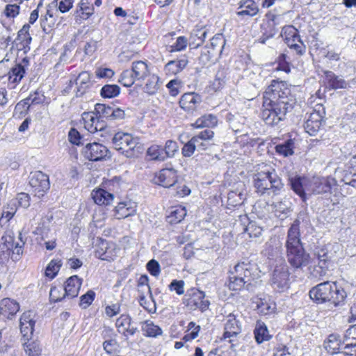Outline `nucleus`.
Returning <instances> with one entry per match:
<instances>
[{
	"label": "nucleus",
	"mask_w": 356,
	"mask_h": 356,
	"mask_svg": "<svg viewBox=\"0 0 356 356\" xmlns=\"http://www.w3.org/2000/svg\"><path fill=\"white\" fill-rule=\"evenodd\" d=\"M262 104L261 118L268 125L275 126L285 119L291 111L296 99L291 90L283 81L273 80L266 89Z\"/></svg>",
	"instance_id": "obj_1"
},
{
	"label": "nucleus",
	"mask_w": 356,
	"mask_h": 356,
	"mask_svg": "<svg viewBox=\"0 0 356 356\" xmlns=\"http://www.w3.org/2000/svg\"><path fill=\"white\" fill-rule=\"evenodd\" d=\"M259 277V272L256 264L250 262H241L236 264L234 270L230 271L228 286L232 291H239L245 287L252 290L254 282Z\"/></svg>",
	"instance_id": "obj_2"
},
{
	"label": "nucleus",
	"mask_w": 356,
	"mask_h": 356,
	"mask_svg": "<svg viewBox=\"0 0 356 356\" xmlns=\"http://www.w3.org/2000/svg\"><path fill=\"white\" fill-rule=\"evenodd\" d=\"M309 296L317 304L329 302L337 307L344 302L346 292L336 282L327 281L313 287L309 291Z\"/></svg>",
	"instance_id": "obj_3"
},
{
	"label": "nucleus",
	"mask_w": 356,
	"mask_h": 356,
	"mask_svg": "<svg viewBox=\"0 0 356 356\" xmlns=\"http://www.w3.org/2000/svg\"><path fill=\"white\" fill-rule=\"evenodd\" d=\"M254 186L261 195H277L284 188V184L275 170L270 166H265L253 177Z\"/></svg>",
	"instance_id": "obj_4"
},
{
	"label": "nucleus",
	"mask_w": 356,
	"mask_h": 356,
	"mask_svg": "<svg viewBox=\"0 0 356 356\" xmlns=\"http://www.w3.org/2000/svg\"><path fill=\"white\" fill-rule=\"evenodd\" d=\"M112 143L120 154L129 159L138 157L144 150L140 138L128 133H116L112 138Z\"/></svg>",
	"instance_id": "obj_5"
},
{
	"label": "nucleus",
	"mask_w": 356,
	"mask_h": 356,
	"mask_svg": "<svg viewBox=\"0 0 356 356\" xmlns=\"http://www.w3.org/2000/svg\"><path fill=\"white\" fill-rule=\"evenodd\" d=\"M2 243L0 244V260L2 263L8 261L11 257L12 260L17 261L23 253V247L25 241L23 239L22 234L17 232V237L12 230H7L1 238Z\"/></svg>",
	"instance_id": "obj_6"
},
{
	"label": "nucleus",
	"mask_w": 356,
	"mask_h": 356,
	"mask_svg": "<svg viewBox=\"0 0 356 356\" xmlns=\"http://www.w3.org/2000/svg\"><path fill=\"white\" fill-rule=\"evenodd\" d=\"M280 35L287 46L298 55L302 56L306 51V46L300 39L298 29L292 25L284 26Z\"/></svg>",
	"instance_id": "obj_7"
},
{
	"label": "nucleus",
	"mask_w": 356,
	"mask_h": 356,
	"mask_svg": "<svg viewBox=\"0 0 356 356\" xmlns=\"http://www.w3.org/2000/svg\"><path fill=\"white\" fill-rule=\"evenodd\" d=\"M286 258L291 266L296 270H302L311 262L310 255L302 245L287 248Z\"/></svg>",
	"instance_id": "obj_8"
},
{
	"label": "nucleus",
	"mask_w": 356,
	"mask_h": 356,
	"mask_svg": "<svg viewBox=\"0 0 356 356\" xmlns=\"http://www.w3.org/2000/svg\"><path fill=\"white\" fill-rule=\"evenodd\" d=\"M273 289L279 293H282L289 288L290 272L286 264L276 266L270 280Z\"/></svg>",
	"instance_id": "obj_9"
},
{
	"label": "nucleus",
	"mask_w": 356,
	"mask_h": 356,
	"mask_svg": "<svg viewBox=\"0 0 356 356\" xmlns=\"http://www.w3.org/2000/svg\"><path fill=\"white\" fill-rule=\"evenodd\" d=\"M29 184L35 196L42 197L50 188L49 177L41 171L31 172Z\"/></svg>",
	"instance_id": "obj_10"
},
{
	"label": "nucleus",
	"mask_w": 356,
	"mask_h": 356,
	"mask_svg": "<svg viewBox=\"0 0 356 356\" xmlns=\"http://www.w3.org/2000/svg\"><path fill=\"white\" fill-rule=\"evenodd\" d=\"M108 153L107 147L99 143H88L83 149V156L88 160L97 161L106 157Z\"/></svg>",
	"instance_id": "obj_11"
},
{
	"label": "nucleus",
	"mask_w": 356,
	"mask_h": 356,
	"mask_svg": "<svg viewBox=\"0 0 356 356\" xmlns=\"http://www.w3.org/2000/svg\"><path fill=\"white\" fill-rule=\"evenodd\" d=\"M156 182L159 185L170 188L177 181V172L172 167L161 170L155 177Z\"/></svg>",
	"instance_id": "obj_12"
},
{
	"label": "nucleus",
	"mask_w": 356,
	"mask_h": 356,
	"mask_svg": "<svg viewBox=\"0 0 356 356\" xmlns=\"http://www.w3.org/2000/svg\"><path fill=\"white\" fill-rule=\"evenodd\" d=\"M116 327L119 333L122 334L126 339L129 336L134 335L138 330L132 325V320L129 315L122 314L116 321Z\"/></svg>",
	"instance_id": "obj_13"
},
{
	"label": "nucleus",
	"mask_w": 356,
	"mask_h": 356,
	"mask_svg": "<svg viewBox=\"0 0 356 356\" xmlns=\"http://www.w3.org/2000/svg\"><path fill=\"white\" fill-rule=\"evenodd\" d=\"M202 101V97L199 94L187 92L181 96L179 100V105L184 111L192 113L196 110Z\"/></svg>",
	"instance_id": "obj_14"
},
{
	"label": "nucleus",
	"mask_w": 356,
	"mask_h": 356,
	"mask_svg": "<svg viewBox=\"0 0 356 356\" xmlns=\"http://www.w3.org/2000/svg\"><path fill=\"white\" fill-rule=\"evenodd\" d=\"M324 113L323 112V114H321L319 111H316V110H315L311 113L309 119L305 123V129L310 136H315L320 130L322 121L324 118Z\"/></svg>",
	"instance_id": "obj_15"
},
{
	"label": "nucleus",
	"mask_w": 356,
	"mask_h": 356,
	"mask_svg": "<svg viewBox=\"0 0 356 356\" xmlns=\"http://www.w3.org/2000/svg\"><path fill=\"white\" fill-rule=\"evenodd\" d=\"M241 331V325L236 319V315L229 314L225 320L224 337L229 338L236 336Z\"/></svg>",
	"instance_id": "obj_16"
},
{
	"label": "nucleus",
	"mask_w": 356,
	"mask_h": 356,
	"mask_svg": "<svg viewBox=\"0 0 356 356\" xmlns=\"http://www.w3.org/2000/svg\"><path fill=\"white\" fill-rule=\"evenodd\" d=\"M82 280L77 275L70 277L66 282L64 288V296H67V298L72 299L76 297L81 288Z\"/></svg>",
	"instance_id": "obj_17"
},
{
	"label": "nucleus",
	"mask_w": 356,
	"mask_h": 356,
	"mask_svg": "<svg viewBox=\"0 0 356 356\" xmlns=\"http://www.w3.org/2000/svg\"><path fill=\"white\" fill-rule=\"evenodd\" d=\"M300 236V220L296 219L288 230L286 248L302 245Z\"/></svg>",
	"instance_id": "obj_18"
},
{
	"label": "nucleus",
	"mask_w": 356,
	"mask_h": 356,
	"mask_svg": "<svg viewBox=\"0 0 356 356\" xmlns=\"http://www.w3.org/2000/svg\"><path fill=\"white\" fill-rule=\"evenodd\" d=\"M26 73V69L22 63L16 64L7 72L8 86L15 88Z\"/></svg>",
	"instance_id": "obj_19"
},
{
	"label": "nucleus",
	"mask_w": 356,
	"mask_h": 356,
	"mask_svg": "<svg viewBox=\"0 0 356 356\" xmlns=\"http://www.w3.org/2000/svg\"><path fill=\"white\" fill-rule=\"evenodd\" d=\"M136 212V204L131 200L118 203L115 207V216L118 219L126 218Z\"/></svg>",
	"instance_id": "obj_20"
},
{
	"label": "nucleus",
	"mask_w": 356,
	"mask_h": 356,
	"mask_svg": "<svg viewBox=\"0 0 356 356\" xmlns=\"http://www.w3.org/2000/svg\"><path fill=\"white\" fill-rule=\"evenodd\" d=\"M325 82L330 89L337 90L346 88L348 83L341 76L336 75L332 71H325Z\"/></svg>",
	"instance_id": "obj_21"
},
{
	"label": "nucleus",
	"mask_w": 356,
	"mask_h": 356,
	"mask_svg": "<svg viewBox=\"0 0 356 356\" xmlns=\"http://www.w3.org/2000/svg\"><path fill=\"white\" fill-rule=\"evenodd\" d=\"M291 205V203L289 198L284 197L280 200L273 202L271 207L275 215L281 219H284L290 212Z\"/></svg>",
	"instance_id": "obj_22"
},
{
	"label": "nucleus",
	"mask_w": 356,
	"mask_h": 356,
	"mask_svg": "<svg viewBox=\"0 0 356 356\" xmlns=\"http://www.w3.org/2000/svg\"><path fill=\"white\" fill-rule=\"evenodd\" d=\"M254 336L258 344L268 341L272 338L266 325L261 321H257L256 322L254 329Z\"/></svg>",
	"instance_id": "obj_23"
},
{
	"label": "nucleus",
	"mask_w": 356,
	"mask_h": 356,
	"mask_svg": "<svg viewBox=\"0 0 356 356\" xmlns=\"http://www.w3.org/2000/svg\"><path fill=\"white\" fill-rule=\"evenodd\" d=\"M1 313L4 317L10 318L15 315L19 309V305L15 300L4 298L0 304Z\"/></svg>",
	"instance_id": "obj_24"
},
{
	"label": "nucleus",
	"mask_w": 356,
	"mask_h": 356,
	"mask_svg": "<svg viewBox=\"0 0 356 356\" xmlns=\"http://www.w3.org/2000/svg\"><path fill=\"white\" fill-rule=\"evenodd\" d=\"M92 197L94 202L99 205H109L114 199L112 193L102 189L98 188L92 192Z\"/></svg>",
	"instance_id": "obj_25"
},
{
	"label": "nucleus",
	"mask_w": 356,
	"mask_h": 356,
	"mask_svg": "<svg viewBox=\"0 0 356 356\" xmlns=\"http://www.w3.org/2000/svg\"><path fill=\"white\" fill-rule=\"evenodd\" d=\"M188 63V59L186 57L176 60H170L165 65L164 70L167 74L175 75L182 71Z\"/></svg>",
	"instance_id": "obj_26"
},
{
	"label": "nucleus",
	"mask_w": 356,
	"mask_h": 356,
	"mask_svg": "<svg viewBox=\"0 0 356 356\" xmlns=\"http://www.w3.org/2000/svg\"><path fill=\"white\" fill-rule=\"evenodd\" d=\"M76 85L77 86L76 95L81 96L91 85L90 74L88 72H81L76 79Z\"/></svg>",
	"instance_id": "obj_27"
},
{
	"label": "nucleus",
	"mask_w": 356,
	"mask_h": 356,
	"mask_svg": "<svg viewBox=\"0 0 356 356\" xmlns=\"http://www.w3.org/2000/svg\"><path fill=\"white\" fill-rule=\"evenodd\" d=\"M342 342L339 335L331 334L324 342L325 348L330 354H336L341 349Z\"/></svg>",
	"instance_id": "obj_28"
},
{
	"label": "nucleus",
	"mask_w": 356,
	"mask_h": 356,
	"mask_svg": "<svg viewBox=\"0 0 356 356\" xmlns=\"http://www.w3.org/2000/svg\"><path fill=\"white\" fill-rule=\"evenodd\" d=\"M239 11L237 12L238 15H249L254 16L259 12V8L256 3L252 0H245L241 1L238 7Z\"/></svg>",
	"instance_id": "obj_29"
},
{
	"label": "nucleus",
	"mask_w": 356,
	"mask_h": 356,
	"mask_svg": "<svg viewBox=\"0 0 356 356\" xmlns=\"http://www.w3.org/2000/svg\"><path fill=\"white\" fill-rule=\"evenodd\" d=\"M131 71L134 74V78H136L137 80H143L149 74L147 63L142 60L133 62Z\"/></svg>",
	"instance_id": "obj_30"
},
{
	"label": "nucleus",
	"mask_w": 356,
	"mask_h": 356,
	"mask_svg": "<svg viewBox=\"0 0 356 356\" xmlns=\"http://www.w3.org/2000/svg\"><path fill=\"white\" fill-rule=\"evenodd\" d=\"M305 180V177H302L300 176H295L289 178L291 189L303 200H305L306 199L305 193L303 188Z\"/></svg>",
	"instance_id": "obj_31"
},
{
	"label": "nucleus",
	"mask_w": 356,
	"mask_h": 356,
	"mask_svg": "<svg viewBox=\"0 0 356 356\" xmlns=\"http://www.w3.org/2000/svg\"><path fill=\"white\" fill-rule=\"evenodd\" d=\"M207 35V31L204 29L193 30L191 34L189 46L191 48H197L204 41Z\"/></svg>",
	"instance_id": "obj_32"
},
{
	"label": "nucleus",
	"mask_w": 356,
	"mask_h": 356,
	"mask_svg": "<svg viewBox=\"0 0 356 356\" xmlns=\"http://www.w3.org/2000/svg\"><path fill=\"white\" fill-rule=\"evenodd\" d=\"M218 124L217 117L213 114H208L198 118L193 124L195 128L213 127Z\"/></svg>",
	"instance_id": "obj_33"
},
{
	"label": "nucleus",
	"mask_w": 356,
	"mask_h": 356,
	"mask_svg": "<svg viewBox=\"0 0 356 356\" xmlns=\"http://www.w3.org/2000/svg\"><path fill=\"white\" fill-rule=\"evenodd\" d=\"M348 168L349 173L345 175L343 181L346 184L356 188V155L349 161Z\"/></svg>",
	"instance_id": "obj_34"
},
{
	"label": "nucleus",
	"mask_w": 356,
	"mask_h": 356,
	"mask_svg": "<svg viewBox=\"0 0 356 356\" xmlns=\"http://www.w3.org/2000/svg\"><path fill=\"white\" fill-rule=\"evenodd\" d=\"M294 148V141L292 139L286 140L284 143L277 145L275 147L276 153L284 157L293 155Z\"/></svg>",
	"instance_id": "obj_35"
},
{
	"label": "nucleus",
	"mask_w": 356,
	"mask_h": 356,
	"mask_svg": "<svg viewBox=\"0 0 356 356\" xmlns=\"http://www.w3.org/2000/svg\"><path fill=\"white\" fill-rule=\"evenodd\" d=\"M142 330L144 335L148 337H156L163 333L161 328L151 321L143 323Z\"/></svg>",
	"instance_id": "obj_36"
},
{
	"label": "nucleus",
	"mask_w": 356,
	"mask_h": 356,
	"mask_svg": "<svg viewBox=\"0 0 356 356\" xmlns=\"http://www.w3.org/2000/svg\"><path fill=\"white\" fill-rule=\"evenodd\" d=\"M95 257L105 261L112 259V253L109 250L108 243L106 241H102L95 250Z\"/></svg>",
	"instance_id": "obj_37"
},
{
	"label": "nucleus",
	"mask_w": 356,
	"mask_h": 356,
	"mask_svg": "<svg viewBox=\"0 0 356 356\" xmlns=\"http://www.w3.org/2000/svg\"><path fill=\"white\" fill-rule=\"evenodd\" d=\"M344 338L346 341H348V339L355 341V342H350L345 343V346L343 348L344 350L349 349L350 348H356V324L350 326L346 330L344 334ZM346 354L349 355L350 356H356V349L353 350V353H346Z\"/></svg>",
	"instance_id": "obj_38"
},
{
	"label": "nucleus",
	"mask_w": 356,
	"mask_h": 356,
	"mask_svg": "<svg viewBox=\"0 0 356 356\" xmlns=\"http://www.w3.org/2000/svg\"><path fill=\"white\" fill-rule=\"evenodd\" d=\"M205 295L204 292L198 291L193 294L191 303L201 311H205L209 308V301L204 299Z\"/></svg>",
	"instance_id": "obj_39"
},
{
	"label": "nucleus",
	"mask_w": 356,
	"mask_h": 356,
	"mask_svg": "<svg viewBox=\"0 0 356 356\" xmlns=\"http://www.w3.org/2000/svg\"><path fill=\"white\" fill-rule=\"evenodd\" d=\"M97 117L94 113L84 112L82 114V120L83 121L84 128L90 133L97 132V124L95 122Z\"/></svg>",
	"instance_id": "obj_40"
},
{
	"label": "nucleus",
	"mask_w": 356,
	"mask_h": 356,
	"mask_svg": "<svg viewBox=\"0 0 356 356\" xmlns=\"http://www.w3.org/2000/svg\"><path fill=\"white\" fill-rule=\"evenodd\" d=\"M258 312L263 315L273 314L276 309L275 303L270 300L261 299L257 303Z\"/></svg>",
	"instance_id": "obj_41"
},
{
	"label": "nucleus",
	"mask_w": 356,
	"mask_h": 356,
	"mask_svg": "<svg viewBox=\"0 0 356 356\" xmlns=\"http://www.w3.org/2000/svg\"><path fill=\"white\" fill-rule=\"evenodd\" d=\"M147 154L152 161L161 162L166 159V156L164 155L162 147L158 145H151L147 150Z\"/></svg>",
	"instance_id": "obj_42"
},
{
	"label": "nucleus",
	"mask_w": 356,
	"mask_h": 356,
	"mask_svg": "<svg viewBox=\"0 0 356 356\" xmlns=\"http://www.w3.org/2000/svg\"><path fill=\"white\" fill-rule=\"evenodd\" d=\"M29 29L30 25L29 24H24L18 31L17 37L15 40L17 44H22L23 47H25V46H27L31 43V37L29 33Z\"/></svg>",
	"instance_id": "obj_43"
},
{
	"label": "nucleus",
	"mask_w": 356,
	"mask_h": 356,
	"mask_svg": "<svg viewBox=\"0 0 356 356\" xmlns=\"http://www.w3.org/2000/svg\"><path fill=\"white\" fill-rule=\"evenodd\" d=\"M186 215V211L184 207H176L172 209L168 218L171 224H177L181 222Z\"/></svg>",
	"instance_id": "obj_44"
},
{
	"label": "nucleus",
	"mask_w": 356,
	"mask_h": 356,
	"mask_svg": "<svg viewBox=\"0 0 356 356\" xmlns=\"http://www.w3.org/2000/svg\"><path fill=\"white\" fill-rule=\"evenodd\" d=\"M225 43L226 40L224 38V35L221 33H217L211 39L210 49L214 51L216 53L221 54Z\"/></svg>",
	"instance_id": "obj_45"
},
{
	"label": "nucleus",
	"mask_w": 356,
	"mask_h": 356,
	"mask_svg": "<svg viewBox=\"0 0 356 356\" xmlns=\"http://www.w3.org/2000/svg\"><path fill=\"white\" fill-rule=\"evenodd\" d=\"M331 184L327 179H318L314 182L313 192L317 194L329 193Z\"/></svg>",
	"instance_id": "obj_46"
},
{
	"label": "nucleus",
	"mask_w": 356,
	"mask_h": 356,
	"mask_svg": "<svg viewBox=\"0 0 356 356\" xmlns=\"http://www.w3.org/2000/svg\"><path fill=\"white\" fill-rule=\"evenodd\" d=\"M62 266L60 259H52L45 269V276L50 279L54 278Z\"/></svg>",
	"instance_id": "obj_47"
},
{
	"label": "nucleus",
	"mask_w": 356,
	"mask_h": 356,
	"mask_svg": "<svg viewBox=\"0 0 356 356\" xmlns=\"http://www.w3.org/2000/svg\"><path fill=\"white\" fill-rule=\"evenodd\" d=\"M24 350L29 356H39L41 353L40 345L38 341L29 340L24 343Z\"/></svg>",
	"instance_id": "obj_48"
},
{
	"label": "nucleus",
	"mask_w": 356,
	"mask_h": 356,
	"mask_svg": "<svg viewBox=\"0 0 356 356\" xmlns=\"http://www.w3.org/2000/svg\"><path fill=\"white\" fill-rule=\"evenodd\" d=\"M120 92V88L118 85H105L101 89V95L104 98L117 97Z\"/></svg>",
	"instance_id": "obj_49"
},
{
	"label": "nucleus",
	"mask_w": 356,
	"mask_h": 356,
	"mask_svg": "<svg viewBox=\"0 0 356 356\" xmlns=\"http://www.w3.org/2000/svg\"><path fill=\"white\" fill-rule=\"evenodd\" d=\"M159 78L156 75H150L144 87L145 92L149 95L155 94L159 90Z\"/></svg>",
	"instance_id": "obj_50"
},
{
	"label": "nucleus",
	"mask_w": 356,
	"mask_h": 356,
	"mask_svg": "<svg viewBox=\"0 0 356 356\" xmlns=\"http://www.w3.org/2000/svg\"><path fill=\"white\" fill-rule=\"evenodd\" d=\"M114 105H106L104 104H97L95 105V112L99 115V118L109 120Z\"/></svg>",
	"instance_id": "obj_51"
},
{
	"label": "nucleus",
	"mask_w": 356,
	"mask_h": 356,
	"mask_svg": "<svg viewBox=\"0 0 356 356\" xmlns=\"http://www.w3.org/2000/svg\"><path fill=\"white\" fill-rule=\"evenodd\" d=\"M131 70H125L121 73L118 81L125 87H131L137 80Z\"/></svg>",
	"instance_id": "obj_52"
},
{
	"label": "nucleus",
	"mask_w": 356,
	"mask_h": 356,
	"mask_svg": "<svg viewBox=\"0 0 356 356\" xmlns=\"http://www.w3.org/2000/svg\"><path fill=\"white\" fill-rule=\"evenodd\" d=\"M245 233H247L250 238H257L262 234L263 229L261 227L256 225L254 222H250L247 226L243 228Z\"/></svg>",
	"instance_id": "obj_53"
},
{
	"label": "nucleus",
	"mask_w": 356,
	"mask_h": 356,
	"mask_svg": "<svg viewBox=\"0 0 356 356\" xmlns=\"http://www.w3.org/2000/svg\"><path fill=\"white\" fill-rule=\"evenodd\" d=\"M49 298L51 301L55 302L67 298V296H64V288L61 286L51 287L49 293Z\"/></svg>",
	"instance_id": "obj_54"
},
{
	"label": "nucleus",
	"mask_w": 356,
	"mask_h": 356,
	"mask_svg": "<svg viewBox=\"0 0 356 356\" xmlns=\"http://www.w3.org/2000/svg\"><path fill=\"white\" fill-rule=\"evenodd\" d=\"M15 202L10 201L8 205L4 208L1 218L0 219V223L3 221L4 218L6 219V221H9L15 214L17 207L15 206Z\"/></svg>",
	"instance_id": "obj_55"
},
{
	"label": "nucleus",
	"mask_w": 356,
	"mask_h": 356,
	"mask_svg": "<svg viewBox=\"0 0 356 356\" xmlns=\"http://www.w3.org/2000/svg\"><path fill=\"white\" fill-rule=\"evenodd\" d=\"M178 148L179 147L177 142L172 140H167L164 147L163 148V153L164 155L166 156V159L173 157L178 151Z\"/></svg>",
	"instance_id": "obj_56"
},
{
	"label": "nucleus",
	"mask_w": 356,
	"mask_h": 356,
	"mask_svg": "<svg viewBox=\"0 0 356 356\" xmlns=\"http://www.w3.org/2000/svg\"><path fill=\"white\" fill-rule=\"evenodd\" d=\"M216 53L211 50L209 47H204L201 52V54L199 57V62L202 65H206L212 61V58L214 57V55Z\"/></svg>",
	"instance_id": "obj_57"
},
{
	"label": "nucleus",
	"mask_w": 356,
	"mask_h": 356,
	"mask_svg": "<svg viewBox=\"0 0 356 356\" xmlns=\"http://www.w3.org/2000/svg\"><path fill=\"white\" fill-rule=\"evenodd\" d=\"M78 6L79 7V10H77L74 13L76 17H81L79 12H81L86 17H88L92 14L93 8L89 6L88 0H81Z\"/></svg>",
	"instance_id": "obj_58"
},
{
	"label": "nucleus",
	"mask_w": 356,
	"mask_h": 356,
	"mask_svg": "<svg viewBox=\"0 0 356 356\" xmlns=\"http://www.w3.org/2000/svg\"><path fill=\"white\" fill-rule=\"evenodd\" d=\"M10 201L15 202V206L18 204L23 208H28L30 206V197L26 193H19L15 199H13Z\"/></svg>",
	"instance_id": "obj_59"
},
{
	"label": "nucleus",
	"mask_w": 356,
	"mask_h": 356,
	"mask_svg": "<svg viewBox=\"0 0 356 356\" xmlns=\"http://www.w3.org/2000/svg\"><path fill=\"white\" fill-rule=\"evenodd\" d=\"M95 293L92 291H88L80 298V306L86 309L91 305L95 299Z\"/></svg>",
	"instance_id": "obj_60"
},
{
	"label": "nucleus",
	"mask_w": 356,
	"mask_h": 356,
	"mask_svg": "<svg viewBox=\"0 0 356 356\" xmlns=\"http://www.w3.org/2000/svg\"><path fill=\"white\" fill-rule=\"evenodd\" d=\"M318 268L321 269V275H322V273L325 274L326 269L328 268L327 265L328 261L327 252H325L323 250H321V252L318 253Z\"/></svg>",
	"instance_id": "obj_61"
},
{
	"label": "nucleus",
	"mask_w": 356,
	"mask_h": 356,
	"mask_svg": "<svg viewBox=\"0 0 356 356\" xmlns=\"http://www.w3.org/2000/svg\"><path fill=\"white\" fill-rule=\"evenodd\" d=\"M188 44L187 39L184 36L178 37L175 43L170 46V51H179L184 50Z\"/></svg>",
	"instance_id": "obj_62"
},
{
	"label": "nucleus",
	"mask_w": 356,
	"mask_h": 356,
	"mask_svg": "<svg viewBox=\"0 0 356 356\" xmlns=\"http://www.w3.org/2000/svg\"><path fill=\"white\" fill-rule=\"evenodd\" d=\"M147 269L149 273L154 277L159 276L161 272V268L159 262L154 259L150 260L147 264Z\"/></svg>",
	"instance_id": "obj_63"
},
{
	"label": "nucleus",
	"mask_w": 356,
	"mask_h": 356,
	"mask_svg": "<svg viewBox=\"0 0 356 356\" xmlns=\"http://www.w3.org/2000/svg\"><path fill=\"white\" fill-rule=\"evenodd\" d=\"M19 9L17 4H8L6 5L3 13L7 17L14 18L19 15Z\"/></svg>",
	"instance_id": "obj_64"
}]
</instances>
